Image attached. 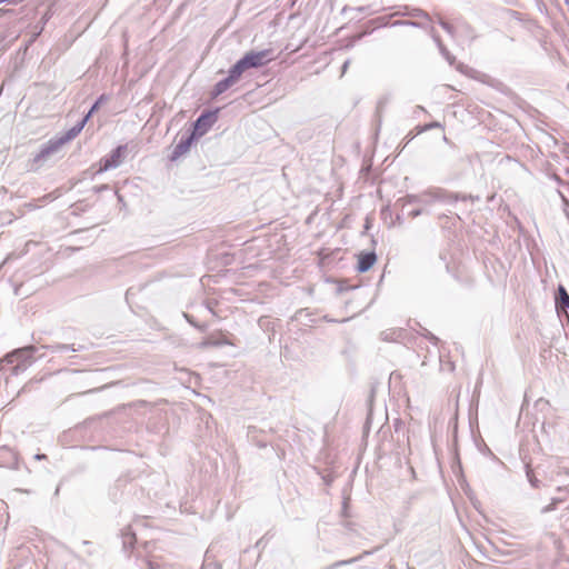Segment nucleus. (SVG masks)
I'll use <instances>...</instances> for the list:
<instances>
[{
  "label": "nucleus",
  "instance_id": "nucleus-1",
  "mask_svg": "<svg viewBox=\"0 0 569 569\" xmlns=\"http://www.w3.org/2000/svg\"><path fill=\"white\" fill-rule=\"evenodd\" d=\"M274 59L273 50L264 49L260 51H249L247 52L240 60H238L233 66L236 67V71L241 74L252 68H261L272 61Z\"/></svg>",
  "mask_w": 569,
  "mask_h": 569
},
{
  "label": "nucleus",
  "instance_id": "nucleus-2",
  "mask_svg": "<svg viewBox=\"0 0 569 569\" xmlns=\"http://www.w3.org/2000/svg\"><path fill=\"white\" fill-rule=\"evenodd\" d=\"M107 101V96L103 93L100 98L94 102V104L90 108L88 113L72 128H70L64 134L57 138L59 141H62V146L72 139H74L83 129L86 122L91 117V114L100 107H102Z\"/></svg>",
  "mask_w": 569,
  "mask_h": 569
},
{
  "label": "nucleus",
  "instance_id": "nucleus-3",
  "mask_svg": "<svg viewBox=\"0 0 569 569\" xmlns=\"http://www.w3.org/2000/svg\"><path fill=\"white\" fill-rule=\"evenodd\" d=\"M425 197L427 199V202H423L422 204L426 206H430L435 202H456L458 200L466 201L467 199H472L471 196H460L458 193H450L439 188L425 191Z\"/></svg>",
  "mask_w": 569,
  "mask_h": 569
},
{
  "label": "nucleus",
  "instance_id": "nucleus-4",
  "mask_svg": "<svg viewBox=\"0 0 569 569\" xmlns=\"http://www.w3.org/2000/svg\"><path fill=\"white\" fill-rule=\"evenodd\" d=\"M34 347H26L16 349L12 352L8 353L4 357V360L8 363H14L17 362V366L14 368L16 371L23 369L26 365L30 361V359L33 357Z\"/></svg>",
  "mask_w": 569,
  "mask_h": 569
},
{
  "label": "nucleus",
  "instance_id": "nucleus-5",
  "mask_svg": "<svg viewBox=\"0 0 569 569\" xmlns=\"http://www.w3.org/2000/svg\"><path fill=\"white\" fill-rule=\"evenodd\" d=\"M62 147V141H59L57 138L49 140L46 144H43L40 151L34 154L33 163L37 167H41L46 161H48L54 153H57Z\"/></svg>",
  "mask_w": 569,
  "mask_h": 569
},
{
  "label": "nucleus",
  "instance_id": "nucleus-6",
  "mask_svg": "<svg viewBox=\"0 0 569 569\" xmlns=\"http://www.w3.org/2000/svg\"><path fill=\"white\" fill-rule=\"evenodd\" d=\"M217 111H207L199 116L193 123L192 133L196 134L197 139L202 137L213 126L217 120Z\"/></svg>",
  "mask_w": 569,
  "mask_h": 569
},
{
  "label": "nucleus",
  "instance_id": "nucleus-7",
  "mask_svg": "<svg viewBox=\"0 0 569 569\" xmlns=\"http://www.w3.org/2000/svg\"><path fill=\"white\" fill-rule=\"evenodd\" d=\"M240 77H241V73L237 72L236 67L232 66L231 69L229 70L228 77H226L224 79H222L216 83V86L211 92L212 97L216 98V97L222 94L223 92H226L230 87H232L236 82H238Z\"/></svg>",
  "mask_w": 569,
  "mask_h": 569
},
{
  "label": "nucleus",
  "instance_id": "nucleus-8",
  "mask_svg": "<svg viewBox=\"0 0 569 569\" xmlns=\"http://www.w3.org/2000/svg\"><path fill=\"white\" fill-rule=\"evenodd\" d=\"M196 139L197 137L192 132H190L188 136H182L179 142L174 146L170 156V160L176 161L181 156L186 154Z\"/></svg>",
  "mask_w": 569,
  "mask_h": 569
},
{
  "label": "nucleus",
  "instance_id": "nucleus-9",
  "mask_svg": "<svg viewBox=\"0 0 569 569\" xmlns=\"http://www.w3.org/2000/svg\"><path fill=\"white\" fill-rule=\"evenodd\" d=\"M130 152L128 144L117 147L109 157V169L119 167Z\"/></svg>",
  "mask_w": 569,
  "mask_h": 569
},
{
  "label": "nucleus",
  "instance_id": "nucleus-10",
  "mask_svg": "<svg viewBox=\"0 0 569 569\" xmlns=\"http://www.w3.org/2000/svg\"><path fill=\"white\" fill-rule=\"evenodd\" d=\"M376 260H377V256L373 251L361 252L358 256V266H357L358 271L359 272L368 271L373 266Z\"/></svg>",
  "mask_w": 569,
  "mask_h": 569
},
{
  "label": "nucleus",
  "instance_id": "nucleus-11",
  "mask_svg": "<svg viewBox=\"0 0 569 569\" xmlns=\"http://www.w3.org/2000/svg\"><path fill=\"white\" fill-rule=\"evenodd\" d=\"M432 39H433V40H435V42L437 43V47L439 48V51H440V53L442 54V57L448 61V63H449L450 66H453V64H455V61H456L455 56H452V54L448 51V49L446 48V46L442 43V41H441L440 37H439L437 33H435L433 31H432Z\"/></svg>",
  "mask_w": 569,
  "mask_h": 569
},
{
  "label": "nucleus",
  "instance_id": "nucleus-12",
  "mask_svg": "<svg viewBox=\"0 0 569 569\" xmlns=\"http://www.w3.org/2000/svg\"><path fill=\"white\" fill-rule=\"evenodd\" d=\"M122 539V546L123 549L127 551L129 548H131L136 542V535L131 531L130 527L126 528L121 533Z\"/></svg>",
  "mask_w": 569,
  "mask_h": 569
},
{
  "label": "nucleus",
  "instance_id": "nucleus-13",
  "mask_svg": "<svg viewBox=\"0 0 569 569\" xmlns=\"http://www.w3.org/2000/svg\"><path fill=\"white\" fill-rule=\"evenodd\" d=\"M556 303H557V306H560L563 308H569V295L562 286L558 287L557 296H556Z\"/></svg>",
  "mask_w": 569,
  "mask_h": 569
},
{
  "label": "nucleus",
  "instance_id": "nucleus-14",
  "mask_svg": "<svg viewBox=\"0 0 569 569\" xmlns=\"http://www.w3.org/2000/svg\"><path fill=\"white\" fill-rule=\"evenodd\" d=\"M52 352H68L72 351L76 352L80 350V348H74V345H63V343H56L49 347Z\"/></svg>",
  "mask_w": 569,
  "mask_h": 569
},
{
  "label": "nucleus",
  "instance_id": "nucleus-15",
  "mask_svg": "<svg viewBox=\"0 0 569 569\" xmlns=\"http://www.w3.org/2000/svg\"><path fill=\"white\" fill-rule=\"evenodd\" d=\"M200 569H221V565L211 559L210 549L207 550L204 561Z\"/></svg>",
  "mask_w": 569,
  "mask_h": 569
},
{
  "label": "nucleus",
  "instance_id": "nucleus-16",
  "mask_svg": "<svg viewBox=\"0 0 569 569\" xmlns=\"http://www.w3.org/2000/svg\"><path fill=\"white\" fill-rule=\"evenodd\" d=\"M526 476L533 488L540 487L541 481L535 476L533 470L531 469L529 463L526 465Z\"/></svg>",
  "mask_w": 569,
  "mask_h": 569
},
{
  "label": "nucleus",
  "instance_id": "nucleus-17",
  "mask_svg": "<svg viewBox=\"0 0 569 569\" xmlns=\"http://www.w3.org/2000/svg\"><path fill=\"white\" fill-rule=\"evenodd\" d=\"M561 502H563V499H561V498H552V499H551V501H550V503H549V505H547L546 507H543V508L541 509V511H540V512H541L542 515L548 513V512H551V511L556 510V509H557V506H558L559 503H561Z\"/></svg>",
  "mask_w": 569,
  "mask_h": 569
},
{
  "label": "nucleus",
  "instance_id": "nucleus-18",
  "mask_svg": "<svg viewBox=\"0 0 569 569\" xmlns=\"http://www.w3.org/2000/svg\"><path fill=\"white\" fill-rule=\"evenodd\" d=\"M409 203H420L427 202V199L425 197V192L421 194H410L407 197Z\"/></svg>",
  "mask_w": 569,
  "mask_h": 569
},
{
  "label": "nucleus",
  "instance_id": "nucleus-19",
  "mask_svg": "<svg viewBox=\"0 0 569 569\" xmlns=\"http://www.w3.org/2000/svg\"><path fill=\"white\" fill-rule=\"evenodd\" d=\"M383 340H397L401 336V331L392 330L390 332L383 331L381 333Z\"/></svg>",
  "mask_w": 569,
  "mask_h": 569
},
{
  "label": "nucleus",
  "instance_id": "nucleus-20",
  "mask_svg": "<svg viewBox=\"0 0 569 569\" xmlns=\"http://www.w3.org/2000/svg\"><path fill=\"white\" fill-rule=\"evenodd\" d=\"M441 127H442V126H441V123H440V122L435 121V122H431V123L425 124V126H422V127H419V131H418V132H419V133H421V132L428 131V130H430V129H433V128H441Z\"/></svg>",
  "mask_w": 569,
  "mask_h": 569
},
{
  "label": "nucleus",
  "instance_id": "nucleus-21",
  "mask_svg": "<svg viewBox=\"0 0 569 569\" xmlns=\"http://www.w3.org/2000/svg\"><path fill=\"white\" fill-rule=\"evenodd\" d=\"M439 24L442 27L443 30H446L449 34L453 36V27L446 22L442 19H439Z\"/></svg>",
  "mask_w": 569,
  "mask_h": 569
},
{
  "label": "nucleus",
  "instance_id": "nucleus-22",
  "mask_svg": "<svg viewBox=\"0 0 569 569\" xmlns=\"http://www.w3.org/2000/svg\"><path fill=\"white\" fill-rule=\"evenodd\" d=\"M218 345H219L218 342L207 339L199 343V348L203 349V348H208L210 346H218Z\"/></svg>",
  "mask_w": 569,
  "mask_h": 569
},
{
  "label": "nucleus",
  "instance_id": "nucleus-23",
  "mask_svg": "<svg viewBox=\"0 0 569 569\" xmlns=\"http://www.w3.org/2000/svg\"><path fill=\"white\" fill-rule=\"evenodd\" d=\"M99 163H100L99 172L100 171H106L107 170V159L106 158H101Z\"/></svg>",
  "mask_w": 569,
  "mask_h": 569
},
{
  "label": "nucleus",
  "instance_id": "nucleus-24",
  "mask_svg": "<svg viewBox=\"0 0 569 569\" xmlns=\"http://www.w3.org/2000/svg\"><path fill=\"white\" fill-rule=\"evenodd\" d=\"M421 213H422V210H421V209H416V210H412V211L410 212V216H411L412 218H416V217L420 216Z\"/></svg>",
  "mask_w": 569,
  "mask_h": 569
},
{
  "label": "nucleus",
  "instance_id": "nucleus-25",
  "mask_svg": "<svg viewBox=\"0 0 569 569\" xmlns=\"http://www.w3.org/2000/svg\"><path fill=\"white\" fill-rule=\"evenodd\" d=\"M184 317H186V319L188 320V322H189L190 325H192L193 327H196V328H197L198 323H196V322L192 320V318H191L190 316L184 315Z\"/></svg>",
  "mask_w": 569,
  "mask_h": 569
},
{
  "label": "nucleus",
  "instance_id": "nucleus-26",
  "mask_svg": "<svg viewBox=\"0 0 569 569\" xmlns=\"http://www.w3.org/2000/svg\"><path fill=\"white\" fill-rule=\"evenodd\" d=\"M349 63H350L349 60L345 61V63L342 64V73L346 72V70L348 69Z\"/></svg>",
  "mask_w": 569,
  "mask_h": 569
},
{
  "label": "nucleus",
  "instance_id": "nucleus-27",
  "mask_svg": "<svg viewBox=\"0 0 569 569\" xmlns=\"http://www.w3.org/2000/svg\"><path fill=\"white\" fill-rule=\"evenodd\" d=\"M197 328H198L200 331L204 332V331L207 330V328H208V327H207L206 325H198V326H197Z\"/></svg>",
  "mask_w": 569,
  "mask_h": 569
},
{
  "label": "nucleus",
  "instance_id": "nucleus-28",
  "mask_svg": "<svg viewBox=\"0 0 569 569\" xmlns=\"http://www.w3.org/2000/svg\"><path fill=\"white\" fill-rule=\"evenodd\" d=\"M21 0H0V3L2 2H13V3H19Z\"/></svg>",
  "mask_w": 569,
  "mask_h": 569
},
{
  "label": "nucleus",
  "instance_id": "nucleus-29",
  "mask_svg": "<svg viewBox=\"0 0 569 569\" xmlns=\"http://www.w3.org/2000/svg\"><path fill=\"white\" fill-rule=\"evenodd\" d=\"M353 561H355V559H351V560L342 561V563H351ZM338 565H341V562H339Z\"/></svg>",
  "mask_w": 569,
  "mask_h": 569
},
{
  "label": "nucleus",
  "instance_id": "nucleus-30",
  "mask_svg": "<svg viewBox=\"0 0 569 569\" xmlns=\"http://www.w3.org/2000/svg\"><path fill=\"white\" fill-rule=\"evenodd\" d=\"M44 457H46L44 455H36V458H37V459H42V458H44Z\"/></svg>",
  "mask_w": 569,
  "mask_h": 569
},
{
  "label": "nucleus",
  "instance_id": "nucleus-31",
  "mask_svg": "<svg viewBox=\"0 0 569 569\" xmlns=\"http://www.w3.org/2000/svg\"><path fill=\"white\" fill-rule=\"evenodd\" d=\"M104 188H106V186H100V187H98V188H97V191H101V190H103Z\"/></svg>",
  "mask_w": 569,
  "mask_h": 569
},
{
  "label": "nucleus",
  "instance_id": "nucleus-32",
  "mask_svg": "<svg viewBox=\"0 0 569 569\" xmlns=\"http://www.w3.org/2000/svg\"><path fill=\"white\" fill-rule=\"evenodd\" d=\"M430 339L433 340L435 342L438 340L437 337L435 336H431Z\"/></svg>",
  "mask_w": 569,
  "mask_h": 569
},
{
  "label": "nucleus",
  "instance_id": "nucleus-33",
  "mask_svg": "<svg viewBox=\"0 0 569 569\" xmlns=\"http://www.w3.org/2000/svg\"><path fill=\"white\" fill-rule=\"evenodd\" d=\"M565 3H566V6H567V8L569 10V0H566Z\"/></svg>",
  "mask_w": 569,
  "mask_h": 569
}]
</instances>
